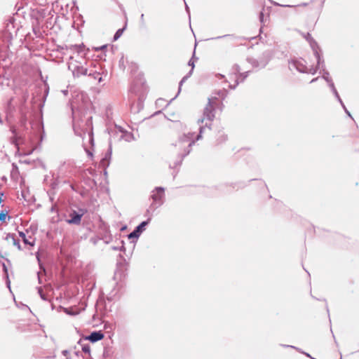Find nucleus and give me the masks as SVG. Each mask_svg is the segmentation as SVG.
<instances>
[{"label": "nucleus", "mask_w": 359, "mask_h": 359, "mask_svg": "<svg viewBox=\"0 0 359 359\" xmlns=\"http://www.w3.org/2000/svg\"><path fill=\"white\" fill-rule=\"evenodd\" d=\"M194 135L191 133L184 134L174 144L180 155L185 156L190 152V147L195 142Z\"/></svg>", "instance_id": "1"}, {"label": "nucleus", "mask_w": 359, "mask_h": 359, "mask_svg": "<svg viewBox=\"0 0 359 359\" xmlns=\"http://www.w3.org/2000/svg\"><path fill=\"white\" fill-rule=\"evenodd\" d=\"M26 127L25 119L20 121V126H12L11 130L13 133L12 142L18 148L19 151L21 147L25 144V139L24 137L23 129Z\"/></svg>", "instance_id": "2"}, {"label": "nucleus", "mask_w": 359, "mask_h": 359, "mask_svg": "<svg viewBox=\"0 0 359 359\" xmlns=\"http://www.w3.org/2000/svg\"><path fill=\"white\" fill-rule=\"evenodd\" d=\"M74 130L76 135L81 137L83 140L87 138L89 144H93V130L90 119L87 120L85 123L75 124Z\"/></svg>", "instance_id": "3"}, {"label": "nucleus", "mask_w": 359, "mask_h": 359, "mask_svg": "<svg viewBox=\"0 0 359 359\" xmlns=\"http://www.w3.org/2000/svg\"><path fill=\"white\" fill-rule=\"evenodd\" d=\"M289 68L292 70L297 69L299 72L309 73L314 74L316 72L317 68L313 67H307L303 61L293 60L289 64Z\"/></svg>", "instance_id": "4"}, {"label": "nucleus", "mask_w": 359, "mask_h": 359, "mask_svg": "<svg viewBox=\"0 0 359 359\" xmlns=\"http://www.w3.org/2000/svg\"><path fill=\"white\" fill-rule=\"evenodd\" d=\"M323 78L330 83V86L332 89V91L333 92V93L334 94L335 97L337 98V100H339V102L341 103V104L342 105L343 108L344 109L345 111L346 112V114L351 116V114L350 113L348 112V111L346 109V108L345 107L341 99L339 97V95L337 90V89L335 88L334 87V85L333 83V82L332 81V79L329 77V73L328 72H325V74H323Z\"/></svg>", "instance_id": "5"}, {"label": "nucleus", "mask_w": 359, "mask_h": 359, "mask_svg": "<svg viewBox=\"0 0 359 359\" xmlns=\"http://www.w3.org/2000/svg\"><path fill=\"white\" fill-rule=\"evenodd\" d=\"M148 221L142 222L140 225H138L136 229L131 232L128 235L129 238H137L142 233L143 231H144L146 226L148 224Z\"/></svg>", "instance_id": "6"}, {"label": "nucleus", "mask_w": 359, "mask_h": 359, "mask_svg": "<svg viewBox=\"0 0 359 359\" xmlns=\"http://www.w3.org/2000/svg\"><path fill=\"white\" fill-rule=\"evenodd\" d=\"M306 39L307 41H309V42L310 43V45L314 52V54H315V56L317 59V62H318V66L319 67L320 65V62H321V59H320V55L318 52V50H317V44L313 40V39L311 38V35L309 34H307L306 36Z\"/></svg>", "instance_id": "7"}, {"label": "nucleus", "mask_w": 359, "mask_h": 359, "mask_svg": "<svg viewBox=\"0 0 359 359\" xmlns=\"http://www.w3.org/2000/svg\"><path fill=\"white\" fill-rule=\"evenodd\" d=\"M164 196V189L162 187L156 188L155 191H153L151 198L154 202L159 201V205L162 203L161 199Z\"/></svg>", "instance_id": "8"}, {"label": "nucleus", "mask_w": 359, "mask_h": 359, "mask_svg": "<svg viewBox=\"0 0 359 359\" xmlns=\"http://www.w3.org/2000/svg\"><path fill=\"white\" fill-rule=\"evenodd\" d=\"M20 236L22 238L23 242L26 245H29L30 246H34L35 244V238H34L32 236H27L26 234L23 232H19Z\"/></svg>", "instance_id": "9"}, {"label": "nucleus", "mask_w": 359, "mask_h": 359, "mask_svg": "<svg viewBox=\"0 0 359 359\" xmlns=\"http://www.w3.org/2000/svg\"><path fill=\"white\" fill-rule=\"evenodd\" d=\"M104 334L101 332H93L86 339L91 342H96L103 339Z\"/></svg>", "instance_id": "10"}, {"label": "nucleus", "mask_w": 359, "mask_h": 359, "mask_svg": "<svg viewBox=\"0 0 359 359\" xmlns=\"http://www.w3.org/2000/svg\"><path fill=\"white\" fill-rule=\"evenodd\" d=\"M204 116L208 121H211L214 117V114L212 113V107L210 105V103L204 110Z\"/></svg>", "instance_id": "11"}, {"label": "nucleus", "mask_w": 359, "mask_h": 359, "mask_svg": "<svg viewBox=\"0 0 359 359\" xmlns=\"http://www.w3.org/2000/svg\"><path fill=\"white\" fill-rule=\"evenodd\" d=\"M81 215L78 214H74L72 215V218L68 220V222L70 224H79L81 221Z\"/></svg>", "instance_id": "12"}, {"label": "nucleus", "mask_w": 359, "mask_h": 359, "mask_svg": "<svg viewBox=\"0 0 359 359\" xmlns=\"http://www.w3.org/2000/svg\"><path fill=\"white\" fill-rule=\"evenodd\" d=\"M64 311L67 314L72 315V316L77 315L79 313V311L75 308H65Z\"/></svg>", "instance_id": "13"}, {"label": "nucleus", "mask_w": 359, "mask_h": 359, "mask_svg": "<svg viewBox=\"0 0 359 359\" xmlns=\"http://www.w3.org/2000/svg\"><path fill=\"white\" fill-rule=\"evenodd\" d=\"M8 238H11V242L13 244V245L16 246L18 250H21L20 242L15 239L14 235H9Z\"/></svg>", "instance_id": "14"}, {"label": "nucleus", "mask_w": 359, "mask_h": 359, "mask_svg": "<svg viewBox=\"0 0 359 359\" xmlns=\"http://www.w3.org/2000/svg\"><path fill=\"white\" fill-rule=\"evenodd\" d=\"M79 74L83 75H88V69L86 68H83V67L79 68L77 75Z\"/></svg>", "instance_id": "15"}, {"label": "nucleus", "mask_w": 359, "mask_h": 359, "mask_svg": "<svg viewBox=\"0 0 359 359\" xmlns=\"http://www.w3.org/2000/svg\"><path fill=\"white\" fill-rule=\"evenodd\" d=\"M100 73L95 72L93 74L89 73L88 76H93L95 79H97L99 82L102 81V77L99 76Z\"/></svg>", "instance_id": "16"}, {"label": "nucleus", "mask_w": 359, "mask_h": 359, "mask_svg": "<svg viewBox=\"0 0 359 359\" xmlns=\"http://www.w3.org/2000/svg\"><path fill=\"white\" fill-rule=\"evenodd\" d=\"M38 292L41 297V298L43 300H47V297L45 295V294L43 293V289L41 287H39V290H38Z\"/></svg>", "instance_id": "17"}, {"label": "nucleus", "mask_w": 359, "mask_h": 359, "mask_svg": "<svg viewBox=\"0 0 359 359\" xmlns=\"http://www.w3.org/2000/svg\"><path fill=\"white\" fill-rule=\"evenodd\" d=\"M123 29H119L114 35V40L118 39L123 34Z\"/></svg>", "instance_id": "18"}, {"label": "nucleus", "mask_w": 359, "mask_h": 359, "mask_svg": "<svg viewBox=\"0 0 359 359\" xmlns=\"http://www.w3.org/2000/svg\"><path fill=\"white\" fill-rule=\"evenodd\" d=\"M83 147H84L85 150H86V153L88 154V155L89 156H93L92 152L90 150H88V149L86 148V144L85 143H83Z\"/></svg>", "instance_id": "19"}, {"label": "nucleus", "mask_w": 359, "mask_h": 359, "mask_svg": "<svg viewBox=\"0 0 359 359\" xmlns=\"http://www.w3.org/2000/svg\"><path fill=\"white\" fill-rule=\"evenodd\" d=\"M189 65L191 66V67H192L191 69L193 70V69L194 67V61L193 58L189 60Z\"/></svg>", "instance_id": "20"}, {"label": "nucleus", "mask_w": 359, "mask_h": 359, "mask_svg": "<svg viewBox=\"0 0 359 359\" xmlns=\"http://www.w3.org/2000/svg\"><path fill=\"white\" fill-rule=\"evenodd\" d=\"M82 349L85 353H90V348L88 346H83Z\"/></svg>", "instance_id": "21"}, {"label": "nucleus", "mask_w": 359, "mask_h": 359, "mask_svg": "<svg viewBox=\"0 0 359 359\" xmlns=\"http://www.w3.org/2000/svg\"><path fill=\"white\" fill-rule=\"evenodd\" d=\"M188 78L187 76L183 77V79H182V81H180V88L181 87V86L182 85V83L185 81V80Z\"/></svg>", "instance_id": "22"}, {"label": "nucleus", "mask_w": 359, "mask_h": 359, "mask_svg": "<svg viewBox=\"0 0 359 359\" xmlns=\"http://www.w3.org/2000/svg\"><path fill=\"white\" fill-rule=\"evenodd\" d=\"M202 130H203V128L201 127V128H200V134L196 136V140H199L201 138V134L202 133Z\"/></svg>", "instance_id": "23"}, {"label": "nucleus", "mask_w": 359, "mask_h": 359, "mask_svg": "<svg viewBox=\"0 0 359 359\" xmlns=\"http://www.w3.org/2000/svg\"><path fill=\"white\" fill-rule=\"evenodd\" d=\"M34 150V147H32V149L30 151H29L27 152L25 151V154H27V155L30 154Z\"/></svg>", "instance_id": "24"}, {"label": "nucleus", "mask_w": 359, "mask_h": 359, "mask_svg": "<svg viewBox=\"0 0 359 359\" xmlns=\"http://www.w3.org/2000/svg\"><path fill=\"white\" fill-rule=\"evenodd\" d=\"M41 272H38V278H39V283L41 282Z\"/></svg>", "instance_id": "25"}, {"label": "nucleus", "mask_w": 359, "mask_h": 359, "mask_svg": "<svg viewBox=\"0 0 359 359\" xmlns=\"http://www.w3.org/2000/svg\"><path fill=\"white\" fill-rule=\"evenodd\" d=\"M9 235H10V234H8V235L6 236V240L8 242H11V238H8V236H9Z\"/></svg>", "instance_id": "26"}, {"label": "nucleus", "mask_w": 359, "mask_h": 359, "mask_svg": "<svg viewBox=\"0 0 359 359\" xmlns=\"http://www.w3.org/2000/svg\"><path fill=\"white\" fill-rule=\"evenodd\" d=\"M144 14H142V15H141V17H140V19H141V21H142V22H144Z\"/></svg>", "instance_id": "27"}, {"label": "nucleus", "mask_w": 359, "mask_h": 359, "mask_svg": "<svg viewBox=\"0 0 359 359\" xmlns=\"http://www.w3.org/2000/svg\"><path fill=\"white\" fill-rule=\"evenodd\" d=\"M238 84V83L236 82V83L233 86H229L230 88H235L236 86Z\"/></svg>", "instance_id": "28"}, {"label": "nucleus", "mask_w": 359, "mask_h": 359, "mask_svg": "<svg viewBox=\"0 0 359 359\" xmlns=\"http://www.w3.org/2000/svg\"><path fill=\"white\" fill-rule=\"evenodd\" d=\"M316 80H317V79H312V80H311V83H312V82H314V81H316Z\"/></svg>", "instance_id": "29"}, {"label": "nucleus", "mask_w": 359, "mask_h": 359, "mask_svg": "<svg viewBox=\"0 0 359 359\" xmlns=\"http://www.w3.org/2000/svg\"><path fill=\"white\" fill-rule=\"evenodd\" d=\"M203 121H204V119L203 118V119H201V120H199V121H198V122H201V123H203Z\"/></svg>", "instance_id": "30"}, {"label": "nucleus", "mask_w": 359, "mask_h": 359, "mask_svg": "<svg viewBox=\"0 0 359 359\" xmlns=\"http://www.w3.org/2000/svg\"><path fill=\"white\" fill-rule=\"evenodd\" d=\"M191 72H192V69L191 70V72H189V74H188L187 76H190V74H191Z\"/></svg>", "instance_id": "31"}, {"label": "nucleus", "mask_w": 359, "mask_h": 359, "mask_svg": "<svg viewBox=\"0 0 359 359\" xmlns=\"http://www.w3.org/2000/svg\"><path fill=\"white\" fill-rule=\"evenodd\" d=\"M186 9L187 11H189V7L187 6H186Z\"/></svg>", "instance_id": "32"}]
</instances>
